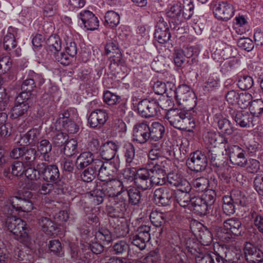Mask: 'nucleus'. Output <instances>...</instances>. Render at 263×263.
I'll list each match as a JSON object with an SVG mask.
<instances>
[{
	"mask_svg": "<svg viewBox=\"0 0 263 263\" xmlns=\"http://www.w3.org/2000/svg\"><path fill=\"white\" fill-rule=\"evenodd\" d=\"M25 199L16 196L12 197L6 202L3 207L2 211L7 217L5 225L8 230L14 235V238L27 245L29 238L26 227V222L16 215L20 212H29L33 209L32 202L29 199L32 197L30 192L24 193Z\"/></svg>",
	"mask_w": 263,
	"mask_h": 263,
	"instance_id": "1",
	"label": "nucleus"
},
{
	"mask_svg": "<svg viewBox=\"0 0 263 263\" xmlns=\"http://www.w3.org/2000/svg\"><path fill=\"white\" fill-rule=\"evenodd\" d=\"M167 111L165 118L171 125L178 129L192 131L195 126L194 119L190 112L175 108L169 109Z\"/></svg>",
	"mask_w": 263,
	"mask_h": 263,
	"instance_id": "2",
	"label": "nucleus"
},
{
	"mask_svg": "<svg viewBox=\"0 0 263 263\" xmlns=\"http://www.w3.org/2000/svg\"><path fill=\"white\" fill-rule=\"evenodd\" d=\"M243 233V228L241 221L237 218L228 219L223 222V227L216 229V235L221 241L228 242L233 235L241 236Z\"/></svg>",
	"mask_w": 263,
	"mask_h": 263,
	"instance_id": "3",
	"label": "nucleus"
},
{
	"mask_svg": "<svg viewBox=\"0 0 263 263\" xmlns=\"http://www.w3.org/2000/svg\"><path fill=\"white\" fill-rule=\"evenodd\" d=\"M151 175V170L145 168L138 169L136 174L130 168H127L125 171L124 174V176L128 177L129 179L130 178L132 180L134 179L136 186L142 190H146L152 187Z\"/></svg>",
	"mask_w": 263,
	"mask_h": 263,
	"instance_id": "4",
	"label": "nucleus"
},
{
	"mask_svg": "<svg viewBox=\"0 0 263 263\" xmlns=\"http://www.w3.org/2000/svg\"><path fill=\"white\" fill-rule=\"evenodd\" d=\"M98 187L102 191L104 196L114 198L116 200L119 196L127 190L122 182L117 179L106 180L101 179Z\"/></svg>",
	"mask_w": 263,
	"mask_h": 263,
	"instance_id": "5",
	"label": "nucleus"
},
{
	"mask_svg": "<svg viewBox=\"0 0 263 263\" xmlns=\"http://www.w3.org/2000/svg\"><path fill=\"white\" fill-rule=\"evenodd\" d=\"M151 227L148 225H141L139 227L135 233L130 237V241L133 245L140 250L145 249L146 243L151 239Z\"/></svg>",
	"mask_w": 263,
	"mask_h": 263,
	"instance_id": "6",
	"label": "nucleus"
},
{
	"mask_svg": "<svg viewBox=\"0 0 263 263\" xmlns=\"http://www.w3.org/2000/svg\"><path fill=\"white\" fill-rule=\"evenodd\" d=\"M208 161L206 156L202 152L196 151L190 155L186 160L188 168L196 172L204 171L207 166Z\"/></svg>",
	"mask_w": 263,
	"mask_h": 263,
	"instance_id": "7",
	"label": "nucleus"
},
{
	"mask_svg": "<svg viewBox=\"0 0 263 263\" xmlns=\"http://www.w3.org/2000/svg\"><path fill=\"white\" fill-rule=\"evenodd\" d=\"M29 75L30 77L26 78L22 83L21 91L19 92L16 99H31L34 97L35 92V83L37 82V78L39 76L32 71H29Z\"/></svg>",
	"mask_w": 263,
	"mask_h": 263,
	"instance_id": "8",
	"label": "nucleus"
},
{
	"mask_svg": "<svg viewBox=\"0 0 263 263\" xmlns=\"http://www.w3.org/2000/svg\"><path fill=\"white\" fill-rule=\"evenodd\" d=\"M225 150L229 156L230 161L233 165L244 167L247 162L246 151L238 145H233L225 146Z\"/></svg>",
	"mask_w": 263,
	"mask_h": 263,
	"instance_id": "9",
	"label": "nucleus"
},
{
	"mask_svg": "<svg viewBox=\"0 0 263 263\" xmlns=\"http://www.w3.org/2000/svg\"><path fill=\"white\" fill-rule=\"evenodd\" d=\"M39 168L41 177L45 181L56 184L60 180V172L57 165H48L46 163L42 162L39 164Z\"/></svg>",
	"mask_w": 263,
	"mask_h": 263,
	"instance_id": "10",
	"label": "nucleus"
},
{
	"mask_svg": "<svg viewBox=\"0 0 263 263\" xmlns=\"http://www.w3.org/2000/svg\"><path fill=\"white\" fill-rule=\"evenodd\" d=\"M181 11V4L179 3L171 7L167 11L166 15L170 18L168 21L172 29L179 31L182 29L181 25L184 22Z\"/></svg>",
	"mask_w": 263,
	"mask_h": 263,
	"instance_id": "11",
	"label": "nucleus"
},
{
	"mask_svg": "<svg viewBox=\"0 0 263 263\" xmlns=\"http://www.w3.org/2000/svg\"><path fill=\"white\" fill-rule=\"evenodd\" d=\"M123 153L126 165L133 168L139 166L142 163L141 158L135 154V148L130 142H126L123 146Z\"/></svg>",
	"mask_w": 263,
	"mask_h": 263,
	"instance_id": "12",
	"label": "nucleus"
},
{
	"mask_svg": "<svg viewBox=\"0 0 263 263\" xmlns=\"http://www.w3.org/2000/svg\"><path fill=\"white\" fill-rule=\"evenodd\" d=\"M213 11L216 18L224 21L230 20L234 14L233 6L227 2H221L215 4Z\"/></svg>",
	"mask_w": 263,
	"mask_h": 263,
	"instance_id": "13",
	"label": "nucleus"
},
{
	"mask_svg": "<svg viewBox=\"0 0 263 263\" xmlns=\"http://www.w3.org/2000/svg\"><path fill=\"white\" fill-rule=\"evenodd\" d=\"M149 129L147 122L137 123L133 127V139L141 144L146 142L149 139Z\"/></svg>",
	"mask_w": 263,
	"mask_h": 263,
	"instance_id": "14",
	"label": "nucleus"
},
{
	"mask_svg": "<svg viewBox=\"0 0 263 263\" xmlns=\"http://www.w3.org/2000/svg\"><path fill=\"white\" fill-rule=\"evenodd\" d=\"M78 18L82 22V24L84 27L90 30L97 29L99 22L96 15L90 11L84 10L81 11L78 14Z\"/></svg>",
	"mask_w": 263,
	"mask_h": 263,
	"instance_id": "15",
	"label": "nucleus"
},
{
	"mask_svg": "<svg viewBox=\"0 0 263 263\" xmlns=\"http://www.w3.org/2000/svg\"><path fill=\"white\" fill-rule=\"evenodd\" d=\"M164 163H166V161H161V164H158L156 163L153 168L149 169L151 172V186L154 185H162L166 182V173L165 170L162 168L164 167Z\"/></svg>",
	"mask_w": 263,
	"mask_h": 263,
	"instance_id": "16",
	"label": "nucleus"
},
{
	"mask_svg": "<svg viewBox=\"0 0 263 263\" xmlns=\"http://www.w3.org/2000/svg\"><path fill=\"white\" fill-rule=\"evenodd\" d=\"M232 117L235 121L236 125L241 127L249 128L255 124L254 117L246 111H238L234 112Z\"/></svg>",
	"mask_w": 263,
	"mask_h": 263,
	"instance_id": "17",
	"label": "nucleus"
},
{
	"mask_svg": "<svg viewBox=\"0 0 263 263\" xmlns=\"http://www.w3.org/2000/svg\"><path fill=\"white\" fill-rule=\"evenodd\" d=\"M172 197L173 192L165 187L158 188L154 192V198L159 205L166 206L170 204Z\"/></svg>",
	"mask_w": 263,
	"mask_h": 263,
	"instance_id": "18",
	"label": "nucleus"
},
{
	"mask_svg": "<svg viewBox=\"0 0 263 263\" xmlns=\"http://www.w3.org/2000/svg\"><path fill=\"white\" fill-rule=\"evenodd\" d=\"M243 253L246 260L249 263H256L263 259V252L251 243L246 244Z\"/></svg>",
	"mask_w": 263,
	"mask_h": 263,
	"instance_id": "19",
	"label": "nucleus"
},
{
	"mask_svg": "<svg viewBox=\"0 0 263 263\" xmlns=\"http://www.w3.org/2000/svg\"><path fill=\"white\" fill-rule=\"evenodd\" d=\"M108 118V114L104 110L97 109L90 113L88 122L91 127H100L106 123Z\"/></svg>",
	"mask_w": 263,
	"mask_h": 263,
	"instance_id": "20",
	"label": "nucleus"
},
{
	"mask_svg": "<svg viewBox=\"0 0 263 263\" xmlns=\"http://www.w3.org/2000/svg\"><path fill=\"white\" fill-rule=\"evenodd\" d=\"M223 247H219L218 250H222ZM215 252L205 254H199L196 257V263H224L223 257L220 250L218 252L215 250Z\"/></svg>",
	"mask_w": 263,
	"mask_h": 263,
	"instance_id": "21",
	"label": "nucleus"
},
{
	"mask_svg": "<svg viewBox=\"0 0 263 263\" xmlns=\"http://www.w3.org/2000/svg\"><path fill=\"white\" fill-rule=\"evenodd\" d=\"M191 186L190 184L181 189H177L175 192V198L178 204L182 206L186 207L190 205L192 197L190 194Z\"/></svg>",
	"mask_w": 263,
	"mask_h": 263,
	"instance_id": "22",
	"label": "nucleus"
},
{
	"mask_svg": "<svg viewBox=\"0 0 263 263\" xmlns=\"http://www.w3.org/2000/svg\"><path fill=\"white\" fill-rule=\"evenodd\" d=\"M52 145L50 142L46 139L41 140L37 146V153L38 159L41 161L50 162L51 158V151Z\"/></svg>",
	"mask_w": 263,
	"mask_h": 263,
	"instance_id": "23",
	"label": "nucleus"
},
{
	"mask_svg": "<svg viewBox=\"0 0 263 263\" xmlns=\"http://www.w3.org/2000/svg\"><path fill=\"white\" fill-rule=\"evenodd\" d=\"M111 163L112 161H110V163L106 162L105 163L100 159L93 158V162L90 164L89 167L93 169L101 179L110 175L107 170L111 167Z\"/></svg>",
	"mask_w": 263,
	"mask_h": 263,
	"instance_id": "24",
	"label": "nucleus"
},
{
	"mask_svg": "<svg viewBox=\"0 0 263 263\" xmlns=\"http://www.w3.org/2000/svg\"><path fill=\"white\" fill-rule=\"evenodd\" d=\"M109 226L117 237H124L128 232V228L125 222L121 221L119 218H110Z\"/></svg>",
	"mask_w": 263,
	"mask_h": 263,
	"instance_id": "25",
	"label": "nucleus"
},
{
	"mask_svg": "<svg viewBox=\"0 0 263 263\" xmlns=\"http://www.w3.org/2000/svg\"><path fill=\"white\" fill-rule=\"evenodd\" d=\"M118 149L115 143L111 141L106 142L100 148V156L104 160L111 161L115 157Z\"/></svg>",
	"mask_w": 263,
	"mask_h": 263,
	"instance_id": "26",
	"label": "nucleus"
},
{
	"mask_svg": "<svg viewBox=\"0 0 263 263\" xmlns=\"http://www.w3.org/2000/svg\"><path fill=\"white\" fill-rule=\"evenodd\" d=\"M18 30L10 27L4 38V47L6 50H10L16 46V38L17 37Z\"/></svg>",
	"mask_w": 263,
	"mask_h": 263,
	"instance_id": "27",
	"label": "nucleus"
},
{
	"mask_svg": "<svg viewBox=\"0 0 263 263\" xmlns=\"http://www.w3.org/2000/svg\"><path fill=\"white\" fill-rule=\"evenodd\" d=\"M190 208L197 214L205 215L209 210L201 197L194 196L192 197Z\"/></svg>",
	"mask_w": 263,
	"mask_h": 263,
	"instance_id": "28",
	"label": "nucleus"
},
{
	"mask_svg": "<svg viewBox=\"0 0 263 263\" xmlns=\"http://www.w3.org/2000/svg\"><path fill=\"white\" fill-rule=\"evenodd\" d=\"M126 210L125 201L116 203L114 205H107L106 211L110 218H119L123 216Z\"/></svg>",
	"mask_w": 263,
	"mask_h": 263,
	"instance_id": "29",
	"label": "nucleus"
},
{
	"mask_svg": "<svg viewBox=\"0 0 263 263\" xmlns=\"http://www.w3.org/2000/svg\"><path fill=\"white\" fill-rule=\"evenodd\" d=\"M149 139L157 141L161 139L165 133V127L160 122H154L149 126Z\"/></svg>",
	"mask_w": 263,
	"mask_h": 263,
	"instance_id": "30",
	"label": "nucleus"
},
{
	"mask_svg": "<svg viewBox=\"0 0 263 263\" xmlns=\"http://www.w3.org/2000/svg\"><path fill=\"white\" fill-rule=\"evenodd\" d=\"M41 136V129L39 128H32L30 129L21 140L23 141L24 144L35 145L39 143Z\"/></svg>",
	"mask_w": 263,
	"mask_h": 263,
	"instance_id": "31",
	"label": "nucleus"
},
{
	"mask_svg": "<svg viewBox=\"0 0 263 263\" xmlns=\"http://www.w3.org/2000/svg\"><path fill=\"white\" fill-rule=\"evenodd\" d=\"M38 223L44 232L48 235L53 234L56 231V226L49 217L42 216L38 218Z\"/></svg>",
	"mask_w": 263,
	"mask_h": 263,
	"instance_id": "32",
	"label": "nucleus"
},
{
	"mask_svg": "<svg viewBox=\"0 0 263 263\" xmlns=\"http://www.w3.org/2000/svg\"><path fill=\"white\" fill-rule=\"evenodd\" d=\"M93 155L90 152L82 153L77 158L76 166L79 170L83 169L93 162Z\"/></svg>",
	"mask_w": 263,
	"mask_h": 263,
	"instance_id": "33",
	"label": "nucleus"
},
{
	"mask_svg": "<svg viewBox=\"0 0 263 263\" xmlns=\"http://www.w3.org/2000/svg\"><path fill=\"white\" fill-rule=\"evenodd\" d=\"M167 180L170 185L181 189L190 184L189 181L176 174H170L167 177Z\"/></svg>",
	"mask_w": 263,
	"mask_h": 263,
	"instance_id": "34",
	"label": "nucleus"
},
{
	"mask_svg": "<svg viewBox=\"0 0 263 263\" xmlns=\"http://www.w3.org/2000/svg\"><path fill=\"white\" fill-rule=\"evenodd\" d=\"M238 59H232L224 63L221 68V71L224 74H230L236 72L240 67Z\"/></svg>",
	"mask_w": 263,
	"mask_h": 263,
	"instance_id": "35",
	"label": "nucleus"
},
{
	"mask_svg": "<svg viewBox=\"0 0 263 263\" xmlns=\"http://www.w3.org/2000/svg\"><path fill=\"white\" fill-rule=\"evenodd\" d=\"M166 214L158 210L152 211L149 215L152 223L156 227L162 226L166 221Z\"/></svg>",
	"mask_w": 263,
	"mask_h": 263,
	"instance_id": "36",
	"label": "nucleus"
},
{
	"mask_svg": "<svg viewBox=\"0 0 263 263\" xmlns=\"http://www.w3.org/2000/svg\"><path fill=\"white\" fill-rule=\"evenodd\" d=\"M47 50L51 53L60 51L62 48V43L59 36L56 35H51L47 42Z\"/></svg>",
	"mask_w": 263,
	"mask_h": 263,
	"instance_id": "37",
	"label": "nucleus"
},
{
	"mask_svg": "<svg viewBox=\"0 0 263 263\" xmlns=\"http://www.w3.org/2000/svg\"><path fill=\"white\" fill-rule=\"evenodd\" d=\"M71 121L69 111L68 110H64L59 115L58 119L55 124L56 129H64Z\"/></svg>",
	"mask_w": 263,
	"mask_h": 263,
	"instance_id": "38",
	"label": "nucleus"
},
{
	"mask_svg": "<svg viewBox=\"0 0 263 263\" xmlns=\"http://www.w3.org/2000/svg\"><path fill=\"white\" fill-rule=\"evenodd\" d=\"M117 34L121 40L127 43H130L133 41V32L129 27L127 26H120L118 29Z\"/></svg>",
	"mask_w": 263,
	"mask_h": 263,
	"instance_id": "39",
	"label": "nucleus"
},
{
	"mask_svg": "<svg viewBox=\"0 0 263 263\" xmlns=\"http://www.w3.org/2000/svg\"><path fill=\"white\" fill-rule=\"evenodd\" d=\"M229 197L230 198H232V201L236 206H245L247 204V198L245 195L240 191H232Z\"/></svg>",
	"mask_w": 263,
	"mask_h": 263,
	"instance_id": "40",
	"label": "nucleus"
},
{
	"mask_svg": "<svg viewBox=\"0 0 263 263\" xmlns=\"http://www.w3.org/2000/svg\"><path fill=\"white\" fill-rule=\"evenodd\" d=\"M95 238L97 241L102 242L104 244H108L112 241L111 232L106 229H100L96 232Z\"/></svg>",
	"mask_w": 263,
	"mask_h": 263,
	"instance_id": "41",
	"label": "nucleus"
},
{
	"mask_svg": "<svg viewBox=\"0 0 263 263\" xmlns=\"http://www.w3.org/2000/svg\"><path fill=\"white\" fill-rule=\"evenodd\" d=\"M254 81L252 77L247 74L238 76L237 85L242 90L249 89L253 86Z\"/></svg>",
	"mask_w": 263,
	"mask_h": 263,
	"instance_id": "42",
	"label": "nucleus"
},
{
	"mask_svg": "<svg viewBox=\"0 0 263 263\" xmlns=\"http://www.w3.org/2000/svg\"><path fill=\"white\" fill-rule=\"evenodd\" d=\"M222 210L226 215L230 216L235 212L236 205L229 196L223 197Z\"/></svg>",
	"mask_w": 263,
	"mask_h": 263,
	"instance_id": "43",
	"label": "nucleus"
},
{
	"mask_svg": "<svg viewBox=\"0 0 263 263\" xmlns=\"http://www.w3.org/2000/svg\"><path fill=\"white\" fill-rule=\"evenodd\" d=\"M24 153L23 160L24 162L27 165H33L34 164L35 159L36 158H38V157L37 156L38 153H37L36 150L35 148H32L26 149L25 147Z\"/></svg>",
	"mask_w": 263,
	"mask_h": 263,
	"instance_id": "44",
	"label": "nucleus"
},
{
	"mask_svg": "<svg viewBox=\"0 0 263 263\" xmlns=\"http://www.w3.org/2000/svg\"><path fill=\"white\" fill-rule=\"evenodd\" d=\"M249 109L250 114L254 116H258L263 112V100H251Z\"/></svg>",
	"mask_w": 263,
	"mask_h": 263,
	"instance_id": "45",
	"label": "nucleus"
},
{
	"mask_svg": "<svg viewBox=\"0 0 263 263\" xmlns=\"http://www.w3.org/2000/svg\"><path fill=\"white\" fill-rule=\"evenodd\" d=\"M106 23L111 27H116L120 23L119 14L114 11H108L105 15Z\"/></svg>",
	"mask_w": 263,
	"mask_h": 263,
	"instance_id": "46",
	"label": "nucleus"
},
{
	"mask_svg": "<svg viewBox=\"0 0 263 263\" xmlns=\"http://www.w3.org/2000/svg\"><path fill=\"white\" fill-rule=\"evenodd\" d=\"M128 196V200L129 203L132 205H138L141 200L140 192L135 187H131L126 190Z\"/></svg>",
	"mask_w": 263,
	"mask_h": 263,
	"instance_id": "47",
	"label": "nucleus"
},
{
	"mask_svg": "<svg viewBox=\"0 0 263 263\" xmlns=\"http://www.w3.org/2000/svg\"><path fill=\"white\" fill-rule=\"evenodd\" d=\"M65 42V49L66 53L71 57H74L77 53V46L71 36L64 38Z\"/></svg>",
	"mask_w": 263,
	"mask_h": 263,
	"instance_id": "48",
	"label": "nucleus"
},
{
	"mask_svg": "<svg viewBox=\"0 0 263 263\" xmlns=\"http://www.w3.org/2000/svg\"><path fill=\"white\" fill-rule=\"evenodd\" d=\"M60 130H57V132L53 133L52 138L53 144L57 146H61L65 144L68 138L67 134Z\"/></svg>",
	"mask_w": 263,
	"mask_h": 263,
	"instance_id": "49",
	"label": "nucleus"
},
{
	"mask_svg": "<svg viewBox=\"0 0 263 263\" xmlns=\"http://www.w3.org/2000/svg\"><path fill=\"white\" fill-rule=\"evenodd\" d=\"M194 5L192 0H185L183 2L182 10V19L189 20L194 13Z\"/></svg>",
	"mask_w": 263,
	"mask_h": 263,
	"instance_id": "50",
	"label": "nucleus"
},
{
	"mask_svg": "<svg viewBox=\"0 0 263 263\" xmlns=\"http://www.w3.org/2000/svg\"><path fill=\"white\" fill-rule=\"evenodd\" d=\"M209 184V180L205 177H199L192 181L193 187L198 192H203L206 191Z\"/></svg>",
	"mask_w": 263,
	"mask_h": 263,
	"instance_id": "51",
	"label": "nucleus"
},
{
	"mask_svg": "<svg viewBox=\"0 0 263 263\" xmlns=\"http://www.w3.org/2000/svg\"><path fill=\"white\" fill-rule=\"evenodd\" d=\"M216 192L213 190H207L204 194L201 196L206 204H207L208 208L209 210L211 209L212 205L216 200Z\"/></svg>",
	"mask_w": 263,
	"mask_h": 263,
	"instance_id": "52",
	"label": "nucleus"
},
{
	"mask_svg": "<svg viewBox=\"0 0 263 263\" xmlns=\"http://www.w3.org/2000/svg\"><path fill=\"white\" fill-rule=\"evenodd\" d=\"M64 148V154L67 157L72 156L77 149V141L73 139L67 141Z\"/></svg>",
	"mask_w": 263,
	"mask_h": 263,
	"instance_id": "53",
	"label": "nucleus"
},
{
	"mask_svg": "<svg viewBox=\"0 0 263 263\" xmlns=\"http://www.w3.org/2000/svg\"><path fill=\"white\" fill-rule=\"evenodd\" d=\"M218 168L217 173L219 178L226 183H229L231 178L232 168L230 167H223L222 165Z\"/></svg>",
	"mask_w": 263,
	"mask_h": 263,
	"instance_id": "54",
	"label": "nucleus"
},
{
	"mask_svg": "<svg viewBox=\"0 0 263 263\" xmlns=\"http://www.w3.org/2000/svg\"><path fill=\"white\" fill-rule=\"evenodd\" d=\"M160 104L156 100H149L146 118L156 116L160 111Z\"/></svg>",
	"mask_w": 263,
	"mask_h": 263,
	"instance_id": "55",
	"label": "nucleus"
},
{
	"mask_svg": "<svg viewBox=\"0 0 263 263\" xmlns=\"http://www.w3.org/2000/svg\"><path fill=\"white\" fill-rule=\"evenodd\" d=\"M40 171L39 164H38L36 168L30 167L26 169L25 175L31 181H37L41 177V173Z\"/></svg>",
	"mask_w": 263,
	"mask_h": 263,
	"instance_id": "56",
	"label": "nucleus"
},
{
	"mask_svg": "<svg viewBox=\"0 0 263 263\" xmlns=\"http://www.w3.org/2000/svg\"><path fill=\"white\" fill-rule=\"evenodd\" d=\"M51 54L55 60L62 65H68L71 62L70 56L63 51H57Z\"/></svg>",
	"mask_w": 263,
	"mask_h": 263,
	"instance_id": "57",
	"label": "nucleus"
},
{
	"mask_svg": "<svg viewBox=\"0 0 263 263\" xmlns=\"http://www.w3.org/2000/svg\"><path fill=\"white\" fill-rule=\"evenodd\" d=\"M151 83L153 85L154 91L156 95L165 97L164 95L166 94L165 96L168 97L166 92V85L164 83L159 80H153Z\"/></svg>",
	"mask_w": 263,
	"mask_h": 263,
	"instance_id": "58",
	"label": "nucleus"
},
{
	"mask_svg": "<svg viewBox=\"0 0 263 263\" xmlns=\"http://www.w3.org/2000/svg\"><path fill=\"white\" fill-rule=\"evenodd\" d=\"M226 99H252L253 97L251 94L247 92L239 93L236 90H226Z\"/></svg>",
	"mask_w": 263,
	"mask_h": 263,
	"instance_id": "59",
	"label": "nucleus"
},
{
	"mask_svg": "<svg viewBox=\"0 0 263 263\" xmlns=\"http://www.w3.org/2000/svg\"><path fill=\"white\" fill-rule=\"evenodd\" d=\"M205 138H208L209 139V142L211 145H214V146H216L218 144H227L228 142L227 138L221 137L220 135H217L215 133H209Z\"/></svg>",
	"mask_w": 263,
	"mask_h": 263,
	"instance_id": "60",
	"label": "nucleus"
},
{
	"mask_svg": "<svg viewBox=\"0 0 263 263\" xmlns=\"http://www.w3.org/2000/svg\"><path fill=\"white\" fill-rule=\"evenodd\" d=\"M219 79L217 73L212 74L205 83L203 89L204 91H209L211 89L218 86Z\"/></svg>",
	"mask_w": 263,
	"mask_h": 263,
	"instance_id": "61",
	"label": "nucleus"
},
{
	"mask_svg": "<svg viewBox=\"0 0 263 263\" xmlns=\"http://www.w3.org/2000/svg\"><path fill=\"white\" fill-rule=\"evenodd\" d=\"M238 46L247 51H251L254 47L253 41L249 37L240 38L237 41Z\"/></svg>",
	"mask_w": 263,
	"mask_h": 263,
	"instance_id": "62",
	"label": "nucleus"
},
{
	"mask_svg": "<svg viewBox=\"0 0 263 263\" xmlns=\"http://www.w3.org/2000/svg\"><path fill=\"white\" fill-rule=\"evenodd\" d=\"M127 109L126 102L125 100H120L117 102L116 106L112 108V111L119 117H122L124 116Z\"/></svg>",
	"mask_w": 263,
	"mask_h": 263,
	"instance_id": "63",
	"label": "nucleus"
},
{
	"mask_svg": "<svg viewBox=\"0 0 263 263\" xmlns=\"http://www.w3.org/2000/svg\"><path fill=\"white\" fill-rule=\"evenodd\" d=\"M244 167H246L248 172L252 173H256L260 169V162L255 159H247Z\"/></svg>",
	"mask_w": 263,
	"mask_h": 263,
	"instance_id": "64",
	"label": "nucleus"
}]
</instances>
